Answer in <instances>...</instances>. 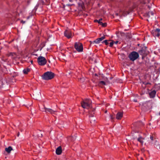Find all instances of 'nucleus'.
Wrapping results in <instances>:
<instances>
[{
	"mask_svg": "<svg viewBox=\"0 0 160 160\" xmlns=\"http://www.w3.org/2000/svg\"><path fill=\"white\" fill-rule=\"evenodd\" d=\"M100 24L103 27H105L107 26V23L106 22L103 23L102 22H100Z\"/></svg>",
	"mask_w": 160,
	"mask_h": 160,
	"instance_id": "obj_26",
	"label": "nucleus"
},
{
	"mask_svg": "<svg viewBox=\"0 0 160 160\" xmlns=\"http://www.w3.org/2000/svg\"><path fill=\"white\" fill-rule=\"evenodd\" d=\"M133 101L135 102H137V99H134Z\"/></svg>",
	"mask_w": 160,
	"mask_h": 160,
	"instance_id": "obj_42",
	"label": "nucleus"
},
{
	"mask_svg": "<svg viewBox=\"0 0 160 160\" xmlns=\"http://www.w3.org/2000/svg\"><path fill=\"white\" fill-rule=\"evenodd\" d=\"M74 48L77 51L79 52H82L83 51L82 44L79 42H75L74 43Z\"/></svg>",
	"mask_w": 160,
	"mask_h": 160,
	"instance_id": "obj_4",
	"label": "nucleus"
},
{
	"mask_svg": "<svg viewBox=\"0 0 160 160\" xmlns=\"http://www.w3.org/2000/svg\"><path fill=\"white\" fill-rule=\"evenodd\" d=\"M143 83L145 85H147L150 84V83L149 82H143Z\"/></svg>",
	"mask_w": 160,
	"mask_h": 160,
	"instance_id": "obj_37",
	"label": "nucleus"
},
{
	"mask_svg": "<svg viewBox=\"0 0 160 160\" xmlns=\"http://www.w3.org/2000/svg\"><path fill=\"white\" fill-rule=\"evenodd\" d=\"M99 39V38H98L95 40L91 42V44H94V43L98 44L101 41V40H100Z\"/></svg>",
	"mask_w": 160,
	"mask_h": 160,
	"instance_id": "obj_19",
	"label": "nucleus"
},
{
	"mask_svg": "<svg viewBox=\"0 0 160 160\" xmlns=\"http://www.w3.org/2000/svg\"><path fill=\"white\" fill-rule=\"evenodd\" d=\"M70 2H72L73 0H68Z\"/></svg>",
	"mask_w": 160,
	"mask_h": 160,
	"instance_id": "obj_45",
	"label": "nucleus"
},
{
	"mask_svg": "<svg viewBox=\"0 0 160 160\" xmlns=\"http://www.w3.org/2000/svg\"><path fill=\"white\" fill-rule=\"evenodd\" d=\"M144 138H143L141 136H139V137L137 138V140L141 143L142 144H143V140Z\"/></svg>",
	"mask_w": 160,
	"mask_h": 160,
	"instance_id": "obj_18",
	"label": "nucleus"
},
{
	"mask_svg": "<svg viewBox=\"0 0 160 160\" xmlns=\"http://www.w3.org/2000/svg\"><path fill=\"white\" fill-rule=\"evenodd\" d=\"M72 5V4H67L65 5H63L62 7L64 10L68 11H70L71 10L70 7Z\"/></svg>",
	"mask_w": 160,
	"mask_h": 160,
	"instance_id": "obj_12",
	"label": "nucleus"
},
{
	"mask_svg": "<svg viewBox=\"0 0 160 160\" xmlns=\"http://www.w3.org/2000/svg\"><path fill=\"white\" fill-rule=\"evenodd\" d=\"M113 42L115 44H117L118 43V41H114L113 40Z\"/></svg>",
	"mask_w": 160,
	"mask_h": 160,
	"instance_id": "obj_36",
	"label": "nucleus"
},
{
	"mask_svg": "<svg viewBox=\"0 0 160 160\" xmlns=\"http://www.w3.org/2000/svg\"><path fill=\"white\" fill-rule=\"evenodd\" d=\"M147 49V48L146 47H143L138 50V54L139 53L140 55L142 56L147 55L148 53V51Z\"/></svg>",
	"mask_w": 160,
	"mask_h": 160,
	"instance_id": "obj_7",
	"label": "nucleus"
},
{
	"mask_svg": "<svg viewBox=\"0 0 160 160\" xmlns=\"http://www.w3.org/2000/svg\"><path fill=\"white\" fill-rule=\"evenodd\" d=\"M149 0H141V2L143 4H145L149 3Z\"/></svg>",
	"mask_w": 160,
	"mask_h": 160,
	"instance_id": "obj_23",
	"label": "nucleus"
},
{
	"mask_svg": "<svg viewBox=\"0 0 160 160\" xmlns=\"http://www.w3.org/2000/svg\"><path fill=\"white\" fill-rule=\"evenodd\" d=\"M21 22L23 23H25V21H23V20H22L21 21Z\"/></svg>",
	"mask_w": 160,
	"mask_h": 160,
	"instance_id": "obj_41",
	"label": "nucleus"
},
{
	"mask_svg": "<svg viewBox=\"0 0 160 160\" xmlns=\"http://www.w3.org/2000/svg\"><path fill=\"white\" fill-rule=\"evenodd\" d=\"M139 56V54L138 52L135 51H133L129 54L128 58L131 61H134L136 60Z\"/></svg>",
	"mask_w": 160,
	"mask_h": 160,
	"instance_id": "obj_3",
	"label": "nucleus"
},
{
	"mask_svg": "<svg viewBox=\"0 0 160 160\" xmlns=\"http://www.w3.org/2000/svg\"><path fill=\"white\" fill-rule=\"evenodd\" d=\"M155 147L157 148V149L159 148L160 149V145L158 143L155 142Z\"/></svg>",
	"mask_w": 160,
	"mask_h": 160,
	"instance_id": "obj_24",
	"label": "nucleus"
},
{
	"mask_svg": "<svg viewBox=\"0 0 160 160\" xmlns=\"http://www.w3.org/2000/svg\"><path fill=\"white\" fill-rule=\"evenodd\" d=\"M64 35L68 38H70L71 37V33L69 30H66L64 33Z\"/></svg>",
	"mask_w": 160,
	"mask_h": 160,
	"instance_id": "obj_11",
	"label": "nucleus"
},
{
	"mask_svg": "<svg viewBox=\"0 0 160 160\" xmlns=\"http://www.w3.org/2000/svg\"><path fill=\"white\" fill-rule=\"evenodd\" d=\"M42 111L43 112H45L46 113H49L51 114H53L56 111L55 110H52L49 108H48L44 107V108L42 109Z\"/></svg>",
	"mask_w": 160,
	"mask_h": 160,
	"instance_id": "obj_9",
	"label": "nucleus"
},
{
	"mask_svg": "<svg viewBox=\"0 0 160 160\" xmlns=\"http://www.w3.org/2000/svg\"><path fill=\"white\" fill-rule=\"evenodd\" d=\"M16 54L14 52H10L9 54V56H16Z\"/></svg>",
	"mask_w": 160,
	"mask_h": 160,
	"instance_id": "obj_30",
	"label": "nucleus"
},
{
	"mask_svg": "<svg viewBox=\"0 0 160 160\" xmlns=\"http://www.w3.org/2000/svg\"><path fill=\"white\" fill-rule=\"evenodd\" d=\"M159 115H160V112H159Z\"/></svg>",
	"mask_w": 160,
	"mask_h": 160,
	"instance_id": "obj_49",
	"label": "nucleus"
},
{
	"mask_svg": "<svg viewBox=\"0 0 160 160\" xmlns=\"http://www.w3.org/2000/svg\"><path fill=\"white\" fill-rule=\"evenodd\" d=\"M42 48L40 50H42Z\"/></svg>",
	"mask_w": 160,
	"mask_h": 160,
	"instance_id": "obj_51",
	"label": "nucleus"
},
{
	"mask_svg": "<svg viewBox=\"0 0 160 160\" xmlns=\"http://www.w3.org/2000/svg\"><path fill=\"white\" fill-rule=\"evenodd\" d=\"M102 20V18H100L98 20L96 19V20H94V22H98V23L100 24V22H101V21Z\"/></svg>",
	"mask_w": 160,
	"mask_h": 160,
	"instance_id": "obj_27",
	"label": "nucleus"
},
{
	"mask_svg": "<svg viewBox=\"0 0 160 160\" xmlns=\"http://www.w3.org/2000/svg\"><path fill=\"white\" fill-rule=\"evenodd\" d=\"M150 15L153 16L154 15V13L152 12H148V17H150Z\"/></svg>",
	"mask_w": 160,
	"mask_h": 160,
	"instance_id": "obj_29",
	"label": "nucleus"
},
{
	"mask_svg": "<svg viewBox=\"0 0 160 160\" xmlns=\"http://www.w3.org/2000/svg\"><path fill=\"white\" fill-rule=\"evenodd\" d=\"M109 41H111V42L109 43V46L111 47H112L113 44H114L113 40H109Z\"/></svg>",
	"mask_w": 160,
	"mask_h": 160,
	"instance_id": "obj_28",
	"label": "nucleus"
},
{
	"mask_svg": "<svg viewBox=\"0 0 160 160\" xmlns=\"http://www.w3.org/2000/svg\"><path fill=\"white\" fill-rule=\"evenodd\" d=\"M160 29L159 28H157L152 30L151 33L154 37H159L160 35Z\"/></svg>",
	"mask_w": 160,
	"mask_h": 160,
	"instance_id": "obj_8",
	"label": "nucleus"
},
{
	"mask_svg": "<svg viewBox=\"0 0 160 160\" xmlns=\"http://www.w3.org/2000/svg\"><path fill=\"white\" fill-rule=\"evenodd\" d=\"M151 106V103L149 101H146L143 103L142 108L144 111H146L147 109H149Z\"/></svg>",
	"mask_w": 160,
	"mask_h": 160,
	"instance_id": "obj_6",
	"label": "nucleus"
},
{
	"mask_svg": "<svg viewBox=\"0 0 160 160\" xmlns=\"http://www.w3.org/2000/svg\"><path fill=\"white\" fill-rule=\"evenodd\" d=\"M49 2H47V3L46 4H47V5H49Z\"/></svg>",
	"mask_w": 160,
	"mask_h": 160,
	"instance_id": "obj_44",
	"label": "nucleus"
},
{
	"mask_svg": "<svg viewBox=\"0 0 160 160\" xmlns=\"http://www.w3.org/2000/svg\"><path fill=\"white\" fill-rule=\"evenodd\" d=\"M107 112V110L105 111V113H106Z\"/></svg>",
	"mask_w": 160,
	"mask_h": 160,
	"instance_id": "obj_47",
	"label": "nucleus"
},
{
	"mask_svg": "<svg viewBox=\"0 0 160 160\" xmlns=\"http://www.w3.org/2000/svg\"><path fill=\"white\" fill-rule=\"evenodd\" d=\"M159 71L158 70L156 71V78H157L159 74Z\"/></svg>",
	"mask_w": 160,
	"mask_h": 160,
	"instance_id": "obj_31",
	"label": "nucleus"
},
{
	"mask_svg": "<svg viewBox=\"0 0 160 160\" xmlns=\"http://www.w3.org/2000/svg\"><path fill=\"white\" fill-rule=\"evenodd\" d=\"M37 136L38 137H42V133H38V134H37Z\"/></svg>",
	"mask_w": 160,
	"mask_h": 160,
	"instance_id": "obj_33",
	"label": "nucleus"
},
{
	"mask_svg": "<svg viewBox=\"0 0 160 160\" xmlns=\"http://www.w3.org/2000/svg\"><path fill=\"white\" fill-rule=\"evenodd\" d=\"M115 14L116 16H118V13H116Z\"/></svg>",
	"mask_w": 160,
	"mask_h": 160,
	"instance_id": "obj_46",
	"label": "nucleus"
},
{
	"mask_svg": "<svg viewBox=\"0 0 160 160\" xmlns=\"http://www.w3.org/2000/svg\"><path fill=\"white\" fill-rule=\"evenodd\" d=\"M78 7L81 9H83L84 7V3L83 1L79 0L78 2Z\"/></svg>",
	"mask_w": 160,
	"mask_h": 160,
	"instance_id": "obj_13",
	"label": "nucleus"
},
{
	"mask_svg": "<svg viewBox=\"0 0 160 160\" xmlns=\"http://www.w3.org/2000/svg\"><path fill=\"white\" fill-rule=\"evenodd\" d=\"M91 100L89 99H86L81 102L82 107L84 108L88 109L91 107Z\"/></svg>",
	"mask_w": 160,
	"mask_h": 160,
	"instance_id": "obj_2",
	"label": "nucleus"
},
{
	"mask_svg": "<svg viewBox=\"0 0 160 160\" xmlns=\"http://www.w3.org/2000/svg\"><path fill=\"white\" fill-rule=\"evenodd\" d=\"M31 62L32 63V61H31Z\"/></svg>",
	"mask_w": 160,
	"mask_h": 160,
	"instance_id": "obj_48",
	"label": "nucleus"
},
{
	"mask_svg": "<svg viewBox=\"0 0 160 160\" xmlns=\"http://www.w3.org/2000/svg\"><path fill=\"white\" fill-rule=\"evenodd\" d=\"M83 1H84V0H83Z\"/></svg>",
	"mask_w": 160,
	"mask_h": 160,
	"instance_id": "obj_53",
	"label": "nucleus"
},
{
	"mask_svg": "<svg viewBox=\"0 0 160 160\" xmlns=\"http://www.w3.org/2000/svg\"><path fill=\"white\" fill-rule=\"evenodd\" d=\"M55 74L54 73L48 71L45 72L41 76L42 79L45 80H48L52 79L54 77Z\"/></svg>",
	"mask_w": 160,
	"mask_h": 160,
	"instance_id": "obj_1",
	"label": "nucleus"
},
{
	"mask_svg": "<svg viewBox=\"0 0 160 160\" xmlns=\"http://www.w3.org/2000/svg\"><path fill=\"white\" fill-rule=\"evenodd\" d=\"M105 36H102V37H101V38H100V40H101V41H102V40L103 39H104L105 38Z\"/></svg>",
	"mask_w": 160,
	"mask_h": 160,
	"instance_id": "obj_35",
	"label": "nucleus"
},
{
	"mask_svg": "<svg viewBox=\"0 0 160 160\" xmlns=\"http://www.w3.org/2000/svg\"><path fill=\"white\" fill-rule=\"evenodd\" d=\"M156 94V91L153 90L149 93V97L151 98H154Z\"/></svg>",
	"mask_w": 160,
	"mask_h": 160,
	"instance_id": "obj_15",
	"label": "nucleus"
},
{
	"mask_svg": "<svg viewBox=\"0 0 160 160\" xmlns=\"http://www.w3.org/2000/svg\"><path fill=\"white\" fill-rule=\"evenodd\" d=\"M40 2L41 3H42V4H44V1H43L42 0H40Z\"/></svg>",
	"mask_w": 160,
	"mask_h": 160,
	"instance_id": "obj_38",
	"label": "nucleus"
},
{
	"mask_svg": "<svg viewBox=\"0 0 160 160\" xmlns=\"http://www.w3.org/2000/svg\"><path fill=\"white\" fill-rule=\"evenodd\" d=\"M35 55L36 56H37V54H36Z\"/></svg>",
	"mask_w": 160,
	"mask_h": 160,
	"instance_id": "obj_52",
	"label": "nucleus"
},
{
	"mask_svg": "<svg viewBox=\"0 0 160 160\" xmlns=\"http://www.w3.org/2000/svg\"><path fill=\"white\" fill-rule=\"evenodd\" d=\"M150 138L152 141L153 140L154 137L152 135H150Z\"/></svg>",
	"mask_w": 160,
	"mask_h": 160,
	"instance_id": "obj_34",
	"label": "nucleus"
},
{
	"mask_svg": "<svg viewBox=\"0 0 160 160\" xmlns=\"http://www.w3.org/2000/svg\"><path fill=\"white\" fill-rule=\"evenodd\" d=\"M72 137H70L69 138V139H70L71 140V141H73L74 140H75V139L74 138V139L73 140L72 139Z\"/></svg>",
	"mask_w": 160,
	"mask_h": 160,
	"instance_id": "obj_39",
	"label": "nucleus"
},
{
	"mask_svg": "<svg viewBox=\"0 0 160 160\" xmlns=\"http://www.w3.org/2000/svg\"><path fill=\"white\" fill-rule=\"evenodd\" d=\"M110 118H111L112 119H113L114 118L113 117V116H112V115H110Z\"/></svg>",
	"mask_w": 160,
	"mask_h": 160,
	"instance_id": "obj_40",
	"label": "nucleus"
},
{
	"mask_svg": "<svg viewBox=\"0 0 160 160\" xmlns=\"http://www.w3.org/2000/svg\"><path fill=\"white\" fill-rule=\"evenodd\" d=\"M109 40H105L103 41L102 42V43H104L106 45H108L109 44V43L108 42V41H109Z\"/></svg>",
	"mask_w": 160,
	"mask_h": 160,
	"instance_id": "obj_25",
	"label": "nucleus"
},
{
	"mask_svg": "<svg viewBox=\"0 0 160 160\" xmlns=\"http://www.w3.org/2000/svg\"><path fill=\"white\" fill-rule=\"evenodd\" d=\"M95 109L94 108L92 109L91 111H89V116L90 118H92L94 116Z\"/></svg>",
	"mask_w": 160,
	"mask_h": 160,
	"instance_id": "obj_17",
	"label": "nucleus"
},
{
	"mask_svg": "<svg viewBox=\"0 0 160 160\" xmlns=\"http://www.w3.org/2000/svg\"><path fill=\"white\" fill-rule=\"evenodd\" d=\"M106 85V83L104 81H100L98 83V85L99 86H101V85Z\"/></svg>",
	"mask_w": 160,
	"mask_h": 160,
	"instance_id": "obj_21",
	"label": "nucleus"
},
{
	"mask_svg": "<svg viewBox=\"0 0 160 160\" xmlns=\"http://www.w3.org/2000/svg\"><path fill=\"white\" fill-rule=\"evenodd\" d=\"M37 62L38 64L41 66L45 65L47 62L45 58L42 56L39 57L37 59Z\"/></svg>",
	"mask_w": 160,
	"mask_h": 160,
	"instance_id": "obj_5",
	"label": "nucleus"
},
{
	"mask_svg": "<svg viewBox=\"0 0 160 160\" xmlns=\"http://www.w3.org/2000/svg\"><path fill=\"white\" fill-rule=\"evenodd\" d=\"M30 71V69L28 68H27L26 69H24L23 71L24 73L25 74H27L28 72H29Z\"/></svg>",
	"mask_w": 160,
	"mask_h": 160,
	"instance_id": "obj_22",
	"label": "nucleus"
},
{
	"mask_svg": "<svg viewBox=\"0 0 160 160\" xmlns=\"http://www.w3.org/2000/svg\"><path fill=\"white\" fill-rule=\"evenodd\" d=\"M144 124L143 122L141 121H138L136 122H135L134 124V126L135 127L138 128H140V127L143 126Z\"/></svg>",
	"mask_w": 160,
	"mask_h": 160,
	"instance_id": "obj_10",
	"label": "nucleus"
},
{
	"mask_svg": "<svg viewBox=\"0 0 160 160\" xmlns=\"http://www.w3.org/2000/svg\"><path fill=\"white\" fill-rule=\"evenodd\" d=\"M90 120L91 123H92L93 122L94 123V122L95 121V119H91V118H90Z\"/></svg>",
	"mask_w": 160,
	"mask_h": 160,
	"instance_id": "obj_32",
	"label": "nucleus"
},
{
	"mask_svg": "<svg viewBox=\"0 0 160 160\" xmlns=\"http://www.w3.org/2000/svg\"><path fill=\"white\" fill-rule=\"evenodd\" d=\"M12 150V148L11 146H9L8 148H5V150L8 153L10 152L11 150Z\"/></svg>",
	"mask_w": 160,
	"mask_h": 160,
	"instance_id": "obj_20",
	"label": "nucleus"
},
{
	"mask_svg": "<svg viewBox=\"0 0 160 160\" xmlns=\"http://www.w3.org/2000/svg\"><path fill=\"white\" fill-rule=\"evenodd\" d=\"M82 80V79H81H81H80V80Z\"/></svg>",
	"mask_w": 160,
	"mask_h": 160,
	"instance_id": "obj_50",
	"label": "nucleus"
},
{
	"mask_svg": "<svg viewBox=\"0 0 160 160\" xmlns=\"http://www.w3.org/2000/svg\"><path fill=\"white\" fill-rule=\"evenodd\" d=\"M62 151L61 147H58L56 149V154L57 155H60L62 153Z\"/></svg>",
	"mask_w": 160,
	"mask_h": 160,
	"instance_id": "obj_16",
	"label": "nucleus"
},
{
	"mask_svg": "<svg viewBox=\"0 0 160 160\" xmlns=\"http://www.w3.org/2000/svg\"><path fill=\"white\" fill-rule=\"evenodd\" d=\"M19 132H18V134H17L18 136V137L19 136Z\"/></svg>",
	"mask_w": 160,
	"mask_h": 160,
	"instance_id": "obj_43",
	"label": "nucleus"
},
{
	"mask_svg": "<svg viewBox=\"0 0 160 160\" xmlns=\"http://www.w3.org/2000/svg\"><path fill=\"white\" fill-rule=\"evenodd\" d=\"M123 116V112H118L116 115V118L118 120L120 119Z\"/></svg>",
	"mask_w": 160,
	"mask_h": 160,
	"instance_id": "obj_14",
	"label": "nucleus"
}]
</instances>
